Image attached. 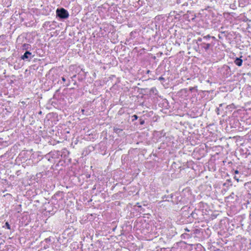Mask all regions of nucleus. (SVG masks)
Instances as JSON below:
<instances>
[{
  "label": "nucleus",
  "mask_w": 251,
  "mask_h": 251,
  "mask_svg": "<svg viewBox=\"0 0 251 251\" xmlns=\"http://www.w3.org/2000/svg\"><path fill=\"white\" fill-rule=\"evenodd\" d=\"M56 15L59 18L65 19L69 17V14L67 10L63 8H57L56 11Z\"/></svg>",
  "instance_id": "nucleus-1"
},
{
  "label": "nucleus",
  "mask_w": 251,
  "mask_h": 251,
  "mask_svg": "<svg viewBox=\"0 0 251 251\" xmlns=\"http://www.w3.org/2000/svg\"><path fill=\"white\" fill-rule=\"evenodd\" d=\"M150 70H148V71H147V74L150 73Z\"/></svg>",
  "instance_id": "nucleus-16"
},
{
  "label": "nucleus",
  "mask_w": 251,
  "mask_h": 251,
  "mask_svg": "<svg viewBox=\"0 0 251 251\" xmlns=\"http://www.w3.org/2000/svg\"><path fill=\"white\" fill-rule=\"evenodd\" d=\"M62 80L64 82H65V81H66V79L65 78V77H62Z\"/></svg>",
  "instance_id": "nucleus-13"
},
{
  "label": "nucleus",
  "mask_w": 251,
  "mask_h": 251,
  "mask_svg": "<svg viewBox=\"0 0 251 251\" xmlns=\"http://www.w3.org/2000/svg\"><path fill=\"white\" fill-rule=\"evenodd\" d=\"M5 226L8 228V229H10V225L8 224V222H6L5 223Z\"/></svg>",
  "instance_id": "nucleus-7"
},
{
  "label": "nucleus",
  "mask_w": 251,
  "mask_h": 251,
  "mask_svg": "<svg viewBox=\"0 0 251 251\" xmlns=\"http://www.w3.org/2000/svg\"><path fill=\"white\" fill-rule=\"evenodd\" d=\"M133 117H134V118H135V120L137 119V118H138L137 116V115H134L133 116Z\"/></svg>",
  "instance_id": "nucleus-12"
},
{
  "label": "nucleus",
  "mask_w": 251,
  "mask_h": 251,
  "mask_svg": "<svg viewBox=\"0 0 251 251\" xmlns=\"http://www.w3.org/2000/svg\"><path fill=\"white\" fill-rule=\"evenodd\" d=\"M201 47L202 48L204 49L205 50H207L209 49L210 47L211 46L210 44H208V43L206 44V43H204L201 44Z\"/></svg>",
  "instance_id": "nucleus-4"
},
{
  "label": "nucleus",
  "mask_w": 251,
  "mask_h": 251,
  "mask_svg": "<svg viewBox=\"0 0 251 251\" xmlns=\"http://www.w3.org/2000/svg\"><path fill=\"white\" fill-rule=\"evenodd\" d=\"M238 173H239V171H238V170H236V171H235V174H238Z\"/></svg>",
  "instance_id": "nucleus-14"
},
{
  "label": "nucleus",
  "mask_w": 251,
  "mask_h": 251,
  "mask_svg": "<svg viewBox=\"0 0 251 251\" xmlns=\"http://www.w3.org/2000/svg\"><path fill=\"white\" fill-rule=\"evenodd\" d=\"M243 60L240 58H236L234 60V63L238 66H241L242 65Z\"/></svg>",
  "instance_id": "nucleus-3"
},
{
  "label": "nucleus",
  "mask_w": 251,
  "mask_h": 251,
  "mask_svg": "<svg viewBox=\"0 0 251 251\" xmlns=\"http://www.w3.org/2000/svg\"><path fill=\"white\" fill-rule=\"evenodd\" d=\"M158 79L159 80H164V78L162 76H160V77H159Z\"/></svg>",
  "instance_id": "nucleus-8"
},
{
  "label": "nucleus",
  "mask_w": 251,
  "mask_h": 251,
  "mask_svg": "<svg viewBox=\"0 0 251 251\" xmlns=\"http://www.w3.org/2000/svg\"><path fill=\"white\" fill-rule=\"evenodd\" d=\"M184 230H185V231H187V232H189L190 231V230L188 229L187 228H184Z\"/></svg>",
  "instance_id": "nucleus-11"
},
{
  "label": "nucleus",
  "mask_w": 251,
  "mask_h": 251,
  "mask_svg": "<svg viewBox=\"0 0 251 251\" xmlns=\"http://www.w3.org/2000/svg\"><path fill=\"white\" fill-rule=\"evenodd\" d=\"M46 242H49V241H50V238H47L45 239V240Z\"/></svg>",
  "instance_id": "nucleus-9"
},
{
  "label": "nucleus",
  "mask_w": 251,
  "mask_h": 251,
  "mask_svg": "<svg viewBox=\"0 0 251 251\" xmlns=\"http://www.w3.org/2000/svg\"><path fill=\"white\" fill-rule=\"evenodd\" d=\"M113 130L115 132H116V133H118V134L120 133L122 131V129L117 128V127H114Z\"/></svg>",
  "instance_id": "nucleus-5"
},
{
  "label": "nucleus",
  "mask_w": 251,
  "mask_h": 251,
  "mask_svg": "<svg viewBox=\"0 0 251 251\" xmlns=\"http://www.w3.org/2000/svg\"><path fill=\"white\" fill-rule=\"evenodd\" d=\"M198 41H201V38H199V39H198Z\"/></svg>",
  "instance_id": "nucleus-15"
},
{
  "label": "nucleus",
  "mask_w": 251,
  "mask_h": 251,
  "mask_svg": "<svg viewBox=\"0 0 251 251\" xmlns=\"http://www.w3.org/2000/svg\"><path fill=\"white\" fill-rule=\"evenodd\" d=\"M33 56L31 55V53L29 51H26L24 54L21 57L23 60L31 59Z\"/></svg>",
  "instance_id": "nucleus-2"
},
{
  "label": "nucleus",
  "mask_w": 251,
  "mask_h": 251,
  "mask_svg": "<svg viewBox=\"0 0 251 251\" xmlns=\"http://www.w3.org/2000/svg\"><path fill=\"white\" fill-rule=\"evenodd\" d=\"M222 105H223V104H220V106H222Z\"/></svg>",
  "instance_id": "nucleus-17"
},
{
  "label": "nucleus",
  "mask_w": 251,
  "mask_h": 251,
  "mask_svg": "<svg viewBox=\"0 0 251 251\" xmlns=\"http://www.w3.org/2000/svg\"><path fill=\"white\" fill-rule=\"evenodd\" d=\"M238 182L239 181V179L238 178H237L236 176H234V177Z\"/></svg>",
  "instance_id": "nucleus-10"
},
{
  "label": "nucleus",
  "mask_w": 251,
  "mask_h": 251,
  "mask_svg": "<svg viewBox=\"0 0 251 251\" xmlns=\"http://www.w3.org/2000/svg\"><path fill=\"white\" fill-rule=\"evenodd\" d=\"M30 45L27 44H24L23 45V49L26 50L29 49Z\"/></svg>",
  "instance_id": "nucleus-6"
}]
</instances>
